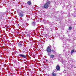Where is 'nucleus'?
<instances>
[{"label": "nucleus", "instance_id": "nucleus-1", "mask_svg": "<svg viewBox=\"0 0 76 76\" xmlns=\"http://www.w3.org/2000/svg\"><path fill=\"white\" fill-rule=\"evenodd\" d=\"M52 46L51 45H49L47 49V51L48 53V56H50V54L51 53V48Z\"/></svg>", "mask_w": 76, "mask_h": 76}, {"label": "nucleus", "instance_id": "nucleus-2", "mask_svg": "<svg viewBox=\"0 0 76 76\" xmlns=\"http://www.w3.org/2000/svg\"><path fill=\"white\" fill-rule=\"evenodd\" d=\"M50 3H51V2L49 1H47L44 4L43 7H44L45 9H48L50 4Z\"/></svg>", "mask_w": 76, "mask_h": 76}, {"label": "nucleus", "instance_id": "nucleus-3", "mask_svg": "<svg viewBox=\"0 0 76 76\" xmlns=\"http://www.w3.org/2000/svg\"><path fill=\"white\" fill-rule=\"evenodd\" d=\"M18 15L20 17V18H21V17H23V16H25L24 12L22 11L19 12L18 13Z\"/></svg>", "mask_w": 76, "mask_h": 76}, {"label": "nucleus", "instance_id": "nucleus-4", "mask_svg": "<svg viewBox=\"0 0 76 76\" xmlns=\"http://www.w3.org/2000/svg\"><path fill=\"white\" fill-rule=\"evenodd\" d=\"M18 56H19L20 57H22L23 58H26V56L24 55L23 54H19Z\"/></svg>", "mask_w": 76, "mask_h": 76}, {"label": "nucleus", "instance_id": "nucleus-5", "mask_svg": "<svg viewBox=\"0 0 76 76\" xmlns=\"http://www.w3.org/2000/svg\"><path fill=\"white\" fill-rule=\"evenodd\" d=\"M56 69L58 71H60V66L58 65H57L56 67Z\"/></svg>", "mask_w": 76, "mask_h": 76}, {"label": "nucleus", "instance_id": "nucleus-6", "mask_svg": "<svg viewBox=\"0 0 76 76\" xmlns=\"http://www.w3.org/2000/svg\"><path fill=\"white\" fill-rule=\"evenodd\" d=\"M27 37L29 38V39H31V34H30V33H28L27 34Z\"/></svg>", "mask_w": 76, "mask_h": 76}, {"label": "nucleus", "instance_id": "nucleus-7", "mask_svg": "<svg viewBox=\"0 0 76 76\" xmlns=\"http://www.w3.org/2000/svg\"><path fill=\"white\" fill-rule=\"evenodd\" d=\"M27 4L28 5H31L32 4L31 3V1H29L27 2Z\"/></svg>", "mask_w": 76, "mask_h": 76}, {"label": "nucleus", "instance_id": "nucleus-8", "mask_svg": "<svg viewBox=\"0 0 76 76\" xmlns=\"http://www.w3.org/2000/svg\"><path fill=\"white\" fill-rule=\"evenodd\" d=\"M20 45H23V42L22 41H21L20 42Z\"/></svg>", "mask_w": 76, "mask_h": 76}, {"label": "nucleus", "instance_id": "nucleus-9", "mask_svg": "<svg viewBox=\"0 0 76 76\" xmlns=\"http://www.w3.org/2000/svg\"><path fill=\"white\" fill-rule=\"evenodd\" d=\"M50 56V58H54V55H51V54H50V56Z\"/></svg>", "mask_w": 76, "mask_h": 76}, {"label": "nucleus", "instance_id": "nucleus-10", "mask_svg": "<svg viewBox=\"0 0 76 76\" xmlns=\"http://www.w3.org/2000/svg\"><path fill=\"white\" fill-rule=\"evenodd\" d=\"M56 75H57L54 72H53L52 73V76H56Z\"/></svg>", "mask_w": 76, "mask_h": 76}, {"label": "nucleus", "instance_id": "nucleus-11", "mask_svg": "<svg viewBox=\"0 0 76 76\" xmlns=\"http://www.w3.org/2000/svg\"><path fill=\"white\" fill-rule=\"evenodd\" d=\"M53 52V53H56V51L53 50H51V52Z\"/></svg>", "mask_w": 76, "mask_h": 76}, {"label": "nucleus", "instance_id": "nucleus-12", "mask_svg": "<svg viewBox=\"0 0 76 76\" xmlns=\"http://www.w3.org/2000/svg\"><path fill=\"white\" fill-rule=\"evenodd\" d=\"M74 51H75V50L74 49L72 50L71 52V53L72 54V53H73Z\"/></svg>", "mask_w": 76, "mask_h": 76}, {"label": "nucleus", "instance_id": "nucleus-13", "mask_svg": "<svg viewBox=\"0 0 76 76\" xmlns=\"http://www.w3.org/2000/svg\"><path fill=\"white\" fill-rule=\"evenodd\" d=\"M72 67H74V68H76V66L75 65H73Z\"/></svg>", "mask_w": 76, "mask_h": 76}, {"label": "nucleus", "instance_id": "nucleus-14", "mask_svg": "<svg viewBox=\"0 0 76 76\" xmlns=\"http://www.w3.org/2000/svg\"><path fill=\"white\" fill-rule=\"evenodd\" d=\"M35 22H33L32 23V25H35Z\"/></svg>", "mask_w": 76, "mask_h": 76}, {"label": "nucleus", "instance_id": "nucleus-15", "mask_svg": "<svg viewBox=\"0 0 76 76\" xmlns=\"http://www.w3.org/2000/svg\"><path fill=\"white\" fill-rule=\"evenodd\" d=\"M72 29V27H69V30H71Z\"/></svg>", "mask_w": 76, "mask_h": 76}, {"label": "nucleus", "instance_id": "nucleus-16", "mask_svg": "<svg viewBox=\"0 0 76 76\" xmlns=\"http://www.w3.org/2000/svg\"><path fill=\"white\" fill-rule=\"evenodd\" d=\"M70 68L71 69V68L73 67V64L70 65Z\"/></svg>", "mask_w": 76, "mask_h": 76}, {"label": "nucleus", "instance_id": "nucleus-17", "mask_svg": "<svg viewBox=\"0 0 76 76\" xmlns=\"http://www.w3.org/2000/svg\"><path fill=\"white\" fill-rule=\"evenodd\" d=\"M71 41V39H69L68 40L67 39V40H65V42H66V41Z\"/></svg>", "mask_w": 76, "mask_h": 76}, {"label": "nucleus", "instance_id": "nucleus-18", "mask_svg": "<svg viewBox=\"0 0 76 76\" xmlns=\"http://www.w3.org/2000/svg\"><path fill=\"white\" fill-rule=\"evenodd\" d=\"M15 54H18V51H15Z\"/></svg>", "mask_w": 76, "mask_h": 76}, {"label": "nucleus", "instance_id": "nucleus-19", "mask_svg": "<svg viewBox=\"0 0 76 76\" xmlns=\"http://www.w3.org/2000/svg\"><path fill=\"white\" fill-rule=\"evenodd\" d=\"M16 71H19V70L18 69H15Z\"/></svg>", "mask_w": 76, "mask_h": 76}, {"label": "nucleus", "instance_id": "nucleus-20", "mask_svg": "<svg viewBox=\"0 0 76 76\" xmlns=\"http://www.w3.org/2000/svg\"><path fill=\"white\" fill-rule=\"evenodd\" d=\"M20 25L19 24H18L17 25V26H19Z\"/></svg>", "mask_w": 76, "mask_h": 76}, {"label": "nucleus", "instance_id": "nucleus-21", "mask_svg": "<svg viewBox=\"0 0 76 76\" xmlns=\"http://www.w3.org/2000/svg\"><path fill=\"white\" fill-rule=\"evenodd\" d=\"M1 67H0V69L1 70Z\"/></svg>", "mask_w": 76, "mask_h": 76}, {"label": "nucleus", "instance_id": "nucleus-22", "mask_svg": "<svg viewBox=\"0 0 76 76\" xmlns=\"http://www.w3.org/2000/svg\"><path fill=\"white\" fill-rule=\"evenodd\" d=\"M30 32H32V31H30Z\"/></svg>", "mask_w": 76, "mask_h": 76}, {"label": "nucleus", "instance_id": "nucleus-23", "mask_svg": "<svg viewBox=\"0 0 76 76\" xmlns=\"http://www.w3.org/2000/svg\"><path fill=\"white\" fill-rule=\"evenodd\" d=\"M23 47H24V46H23Z\"/></svg>", "mask_w": 76, "mask_h": 76}]
</instances>
